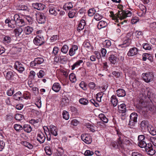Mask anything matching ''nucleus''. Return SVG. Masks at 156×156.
<instances>
[{"instance_id":"obj_1","label":"nucleus","mask_w":156,"mask_h":156,"mask_svg":"<svg viewBox=\"0 0 156 156\" xmlns=\"http://www.w3.org/2000/svg\"><path fill=\"white\" fill-rule=\"evenodd\" d=\"M155 96L152 92V90L149 89L147 93V111H150L152 113L154 112L155 109V107L153 105L152 101L155 98Z\"/></svg>"},{"instance_id":"obj_2","label":"nucleus","mask_w":156,"mask_h":156,"mask_svg":"<svg viewBox=\"0 0 156 156\" xmlns=\"http://www.w3.org/2000/svg\"><path fill=\"white\" fill-rule=\"evenodd\" d=\"M117 134L118 135L119 138L117 141H114L112 142L111 145L115 148H118L119 150L124 149V146L121 140L122 134L120 132L117 131Z\"/></svg>"},{"instance_id":"obj_3","label":"nucleus","mask_w":156,"mask_h":156,"mask_svg":"<svg viewBox=\"0 0 156 156\" xmlns=\"http://www.w3.org/2000/svg\"><path fill=\"white\" fill-rule=\"evenodd\" d=\"M133 32H131L128 33L126 37L124 39L123 43L121 45L122 47H126L129 46L131 44V40L133 38Z\"/></svg>"},{"instance_id":"obj_4","label":"nucleus","mask_w":156,"mask_h":156,"mask_svg":"<svg viewBox=\"0 0 156 156\" xmlns=\"http://www.w3.org/2000/svg\"><path fill=\"white\" fill-rule=\"evenodd\" d=\"M140 105L139 106V109L140 113L146 117V100L145 99H140Z\"/></svg>"},{"instance_id":"obj_5","label":"nucleus","mask_w":156,"mask_h":156,"mask_svg":"<svg viewBox=\"0 0 156 156\" xmlns=\"http://www.w3.org/2000/svg\"><path fill=\"white\" fill-rule=\"evenodd\" d=\"M15 69L20 73H22L25 70L24 66L20 62L16 61L14 65Z\"/></svg>"},{"instance_id":"obj_6","label":"nucleus","mask_w":156,"mask_h":156,"mask_svg":"<svg viewBox=\"0 0 156 156\" xmlns=\"http://www.w3.org/2000/svg\"><path fill=\"white\" fill-rule=\"evenodd\" d=\"M33 42L35 45L40 46L44 43V40L43 36L37 35L34 38Z\"/></svg>"},{"instance_id":"obj_7","label":"nucleus","mask_w":156,"mask_h":156,"mask_svg":"<svg viewBox=\"0 0 156 156\" xmlns=\"http://www.w3.org/2000/svg\"><path fill=\"white\" fill-rule=\"evenodd\" d=\"M13 18L16 20L17 26L22 27L24 25L25 23L24 20L20 17L18 15H15L13 17Z\"/></svg>"},{"instance_id":"obj_8","label":"nucleus","mask_w":156,"mask_h":156,"mask_svg":"<svg viewBox=\"0 0 156 156\" xmlns=\"http://www.w3.org/2000/svg\"><path fill=\"white\" fill-rule=\"evenodd\" d=\"M81 138L85 143L87 144H90L92 141L91 137L88 134H83L81 135Z\"/></svg>"},{"instance_id":"obj_9","label":"nucleus","mask_w":156,"mask_h":156,"mask_svg":"<svg viewBox=\"0 0 156 156\" xmlns=\"http://www.w3.org/2000/svg\"><path fill=\"white\" fill-rule=\"evenodd\" d=\"M37 20L39 23H44L46 21L45 17L43 13H40L37 15Z\"/></svg>"},{"instance_id":"obj_10","label":"nucleus","mask_w":156,"mask_h":156,"mask_svg":"<svg viewBox=\"0 0 156 156\" xmlns=\"http://www.w3.org/2000/svg\"><path fill=\"white\" fill-rule=\"evenodd\" d=\"M152 144L150 143L147 144V154L148 155L152 156L155 153V150L152 148Z\"/></svg>"},{"instance_id":"obj_11","label":"nucleus","mask_w":156,"mask_h":156,"mask_svg":"<svg viewBox=\"0 0 156 156\" xmlns=\"http://www.w3.org/2000/svg\"><path fill=\"white\" fill-rule=\"evenodd\" d=\"M5 22L8 24V27L11 28H14L17 26L16 20L14 18L11 20L7 19L5 20Z\"/></svg>"},{"instance_id":"obj_12","label":"nucleus","mask_w":156,"mask_h":156,"mask_svg":"<svg viewBox=\"0 0 156 156\" xmlns=\"http://www.w3.org/2000/svg\"><path fill=\"white\" fill-rule=\"evenodd\" d=\"M45 138L44 134L42 132H40L38 133L37 139L40 143H43L45 141Z\"/></svg>"},{"instance_id":"obj_13","label":"nucleus","mask_w":156,"mask_h":156,"mask_svg":"<svg viewBox=\"0 0 156 156\" xmlns=\"http://www.w3.org/2000/svg\"><path fill=\"white\" fill-rule=\"evenodd\" d=\"M47 129H48V130L50 131L51 133V134L54 136H57L58 135L57 131L58 129L57 128L53 125H51L49 127V129H48V128L46 126H45Z\"/></svg>"},{"instance_id":"obj_14","label":"nucleus","mask_w":156,"mask_h":156,"mask_svg":"<svg viewBox=\"0 0 156 156\" xmlns=\"http://www.w3.org/2000/svg\"><path fill=\"white\" fill-rule=\"evenodd\" d=\"M115 15H116V18H119L121 20L124 19L126 18L125 11L123 10L119 11L118 12L115 14Z\"/></svg>"},{"instance_id":"obj_15","label":"nucleus","mask_w":156,"mask_h":156,"mask_svg":"<svg viewBox=\"0 0 156 156\" xmlns=\"http://www.w3.org/2000/svg\"><path fill=\"white\" fill-rule=\"evenodd\" d=\"M34 9L38 10H43L45 8V6L43 4L39 3H36L33 4Z\"/></svg>"},{"instance_id":"obj_16","label":"nucleus","mask_w":156,"mask_h":156,"mask_svg":"<svg viewBox=\"0 0 156 156\" xmlns=\"http://www.w3.org/2000/svg\"><path fill=\"white\" fill-rule=\"evenodd\" d=\"M138 49L136 48H131L128 51L127 55L129 56H133L136 55L138 53Z\"/></svg>"},{"instance_id":"obj_17","label":"nucleus","mask_w":156,"mask_h":156,"mask_svg":"<svg viewBox=\"0 0 156 156\" xmlns=\"http://www.w3.org/2000/svg\"><path fill=\"white\" fill-rule=\"evenodd\" d=\"M61 88V86L58 83H55L53 84L52 87V90L56 92H58Z\"/></svg>"},{"instance_id":"obj_18","label":"nucleus","mask_w":156,"mask_h":156,"mask_svg":"<svg viewBox=\"0 0 156 156\" xmlns=\"http://www.w3.org/2000/svg\"><path fill=\"white\" fill-rule=\"evenodd\" d=\"M78 47L77 45H73L69 49V55L70 56H73L76 54V51L78 49Z\"/></svg>"},{"instance_id":"obj_19","label":"nucleus","mask_w":156,"mask_h":156,"mask_svg":"<svg viewBox=\"0 0 156 156\" xmlns=\"http://www.w3.org/2000/svg\"><path fill=\"white\" fill-rule=\"evenodd\" d=\"M34 29L32 27L30 26H27L24 27V30L26 35H29L32 33Z\"/></svg>"},{"instance_id":"obj_20","label":"nucleus","mask_w":156,"mask_h":156,"mask_svg":"<svg viewBox=\"0 0 156 156\" xmlns=\"http://www.w3.org/2000/svg\"><path fill=\"white\" fill-rule=\"evenodd\" d=\"M117 58L115 55H111L108 58V60L112 64L114 65L117 62Z\"/></svg>"},{"instance_id":"obj_21","label":"nucleus","mask_w":156,"mask_h":156,"mask_svg":"<svg viewBox=\"0 0 156 156\" xmlns=\"http://www.w3.org/2000/svg\"><path fill=\"white\" fill-rule=\"evenodd\" d=\"M126 106L124 104L120 105L118 107V110L119 112L125 113L126 111Z\"/></svg>"},{"instance_id":"obj_22","label":"nucleus","mask_w":156,"mask_h":156,"mask_svg":"<svg viewBox=\"0 0 156 156\" xmlns=\"http://www.w3.org/2000/svg\"><path fill=\"white\" fill-rule=\"evenodd\" d=\"M86 25L85 21L84 20H81L79 24L78 27L77 28L78 30H81L83 29Z\"/></svg>"},{"instance_id":"obj_23","label":"nucleus","mask_w":156,"mask_h":156,"mask_svg":"<svg viewBox=\"0 0 156 156\" xmlns=\"http://www.w3.org/2000/svg\"><path fill=\"white\" fill-rule=\"evenodd\" d=\"M116 94L119 97H124L126 95L125 90L122 89H119L116 91Z\"/></svg>"},{"instance_id":"obj_24","label":"nucleus","mask_w":156,"mask_h":156,"mask_svg":"<svg viewBox=\"0 0 156 156\" xmlns=\"http://www.w3.org/2000/svg\"><path fill=\"white\" fill-rule=\"evenodd\" d=\"M107 26V23L104 21H100L98 25V28L100 29L102 28H104Z\"/></svg>"},{"instance_id":"obj_25","label":"nucleus","mask_w":156,"mask_h":156,"mask_svg":"<svg viewBox=\"0 0 156 156\" xmlns=\"http://www.w3.org/2000/svg\"><path fill=\"white\" fill-rule=\"evenodd\" d=\"M111 99V103L114 106H116L118 102V100L116 98V96L114 95H112Z\"/></svg>"},{"instance_id":"obj_26","label":"nucleus","mask_w":156,"mask_h":156,"mask_svg":"<svg viewBox=\"0 0 156 156\" xmlns=\"http://www.w3.org/2000/svg\"><path fill=\"white\" fill-rule=\"evenodd\" d=\"M49 12L50 14L56 16L57 15V12H56L55 8L53 6H51L49 8Z\"/></svg>"},{"instance_id":"obj_27","label":"nucleus","mask_w":156,"mask_h":156,"mask_svg":"<svg viewBox=\"0 0 156 156\" xmlns=\"http://www.w3.org/2000/svg\"><path fill=\"white\" fill-rule=\"evenodd\" d=\"M99 117L100 119L104 123H107L108 122V119L106 117L104 114H100L99 115Z\"/></svg>"},{"instance_id":"obj_28","label":"nucleus","mask_w":156,"mask_h":156,"mask_svg":"<svg viewBox=\"0 0 156 156\" xmlns=\"http://www.w3.org/2000/svg\"><path fill=\"white\" fill-rule=\"evenodd\" d=\"M147 83H148L150 82L153 81L154 76L152 73L149 72L148 73H147Z\"/></svg>"},{"instance_id":"obj_29","label":"nucleus","mask_w":156,"mask_h":156,"mask_svg":"<svg viewBox=\"0 0 156 156\" xmlns=\"http://www.w3.org/2000/svg\"><path fill=\"white\" fill-rule=\"evenodd\" d=\"M15 35L16 37L19 36L23 32V30L21 28L19 27L14 30Z\"/></svg>"},{"instance_id":"obj_30","label":"nucleus","mask_w":156,"mask_h":156,"mask_svg":"<svg viewBox=\"0 0 156 156\" xmlns=\"http://www.w3.org/2000/svg\"><path fill=\"white\" fill-rule=\"evenodd\" d=\"M23 129L27 133H30L32 130L31 126L29 125H25L23 126Z\"/></svg>"},{"instance_id":"obj_31","label":"nucleus","mask_w":156,"mask_h":156,"mask_svg":"<svg viewBox=\"0 0 156 156\" xmlns=\"http://www.w3.org/2000/svg\"><path fill=\"white\" fill-rule=\"evenodd\" d=\"M83 62L82 60H79L76 61L72 66V69L73 70L76 67H78L80 65V64Z\"/></svg>"},{"instance_id":"obj_32","label":"nucleus","mask_w":156,"mask_h":156,"mask_svg":"<svg viewBox=\"0 0 156 156\" xmlns=\"http://www.w3.org/2000/svg\"><path fill=\"white\" fill-rule=\"evenodd\" d=\"M139 146L141 148H143L145 151H146V143L145 140L140 141L138 144Z\"/></svg>"},{"instance_id":"obj_33","label":"nucleus","mask_w":156,"mask_h":156,"mask_svg":"<svg viewBox=\"0 0 156 156\" xmlns=\"http://www.w3.org/2000/svg\"><path fill=\"white\" fill-rule=\"evenodd\" d=\"M69 79L72 83H74L76 80V76L73 73H71L69 75Z\"/></svg>"},{"instance_id":"obj_34","label":"nucleus","mask_w":156,"mask_h":156,"mask_svg":"<svg viewBox=\"0 0 156 156\" xmlns=\"http://www.w3.org/2000/svg\"><path fill=\"white\" fill-rule=\"evenodd\" d=\"M13 98L16 100H20L22 97V94L19 91L15 94L13 96Z\"/></svg>"},{"instance_id":"obj_35","label":"nucleus","mask_w":156,"mask_h":156,"mask_svg":"<svg viewBox=\"0 0 156 156\" xmlns=\"http://www.w3.org/2000/svg\"><path fill=\"white\" fill-rule=\"evenodd\" d=\"M44 60L43 58H37L35 59V63L37 64H40L44 62Z\"/></svg>"},{"instance_id":"obj_36","label":"nucleus","mask_w":156,"mask_h":156,"mask_svg":"<svg viewBox=\"0 0 156 156\" xmlns=\"http://www.w3.org/2000/svg\"><path fill=\"white\" fill-rule=\"evenodd\" d=\"M135 68H132V70H130L129 72V76L133 78L136 76V73L134 71Z\"/></svg>"},{"instance_id":"obj_37","label":"nucleus","mask_w":156,"mask_h":156,"mask_svg":"<svg viewBox=\"0 0 156 156\" xmlns=\"http://www.w3.org/2000/svg\"><path fill=\"white\" fill-rule=\"evenodd\" d=\"M63 118L66 120L69 118V115L68 112L66 111H64L62 113Z\"/></svg>"},{"instance_id":"obj_38","label":"nucleus","mask_w":156,"mask_h":156,"mask_svg":"<svg viewBox=\"0 0 156 156\" xmlns=\"http://www.w3.org/2000/svg\"><path fill=\"white\" fill-rule=\"evenodd\" d=\"M76 13V11L72 10L69 12L68 16L69 18H72L75 16Z\"/></svg>"},{"instance_id":"obj_39","label":"nucleus","mask_w":156,"mask_h":156,"mask_svg":"<svg viewBox=\"0 0 156 156\" xmlns=\"http://www.w3.org/2000/svg\"><path fill=\"white\" fill-rule=\"evenodd\" d=\"M79 102L81 104L87 105L88 103V101L85 98H82L79 100Z\"/></svg>"},{"instance_id":"obj_40","label":"nucleus","mask_w":156,"mask_h":156,"mask_svg":"<svg viewBox=\"0 0 156 156\" xmlns=\"http://www.w3.org/2000/svg\"><path fill=\"white\" fill-rule=\"evenodd\" d=\"M14 129L18 131H20L23 129L22 126L20 125L16 124L14 125Z\"/></svg>"},{"instance_id":"obj_41","label":"nucleus","mask_w":156,"mask_h":156,"mask_svg":"<svg viewBox=\"0 0 156 156\" xmlns=\"http://www.w3.org/2000/svg\"><path fill=\"white\" fill-rule=\"evenodd\" d=\"M15 118L16 120L20 121L23 119L24 117L21 114H16L15 115Z\"/></svg>"},{"instance_id":"obj_42","label":"nucleus","mask_w":156,"mask_h":156,"mask_svg":"<svg viewBox=\"0 0 156 156\" xmlns=\"http://www.w3.org/2000/svg\"><path fill=\"white\" fill-rule=\"evenodd\" d=\"M96 12V11L94 8L90 9L88 11V14L89 16H93Z\"/></svg>"},{"instance_id":"obj_43","label":"nucleus","mask_w":156,"mask_h":156,"mask_svg":"<svg viewBox=\"0 0 156 156\" xmlns=\"http://www.w3.org/2000/svg\"><path fill=\"white\" fill-rule=\"evenodd\" d=\"M68 50V47L67 45H63L61 49V51L64 54H66Z\"/></svg>"},{"instance_id":"obj_44","label":"nucleus","mask_w":156,"mask_h":156,"mask_svg":"<svg viewBox=\"0 0 156 156\" xmlns=\"http://www.w3.org/2000/svg\"><path fill=\"white\" fill-rule=\"evenodd\" d=\"M11 37L9 36H5L3 39V41L5 43L9 44L11 42Z\"/></svg>"},{"instance_id":"obj_45","label":"nucleus","mask_w":156,"mask_h":156,"mask_svg":"<svg viewBox=\"0 0 156 156\" xmlns=\"http://www.w3.org/2000/svg\"><path fill=\"white\" fill-rule=\"evenodd\" d=\"M67 8L68 10H69L72 8L73 7V5L71 2H69L66 3L64 6L63 8L64 7Z\"/></svg>"},{"instance_id":"obj_46","label":"nucleus","mask_w":156,"mask_h":156,"mask_svg":"<svg viewBox=\"0 0 156 156\" xmlns=\"http://www.w3.org/2000/svg\"><path fill=\"white\" fill-rule=\"evenodd\" d=\"M13 76V73L12 72H8L7 73L6 78L8 80L11 79L12 76Z\"/></svg>"},{"instance_id":"obj_47","label":"nucleus","mask_w":156,"mask_h":156,"mask_svg":"<svg viewBox=\"0 0 156 156\" xmlns=\"http://www.w3.org/2000/svg\"><path fill=\"white\" fill-rule=\"evenodd\" d=\"M45 74L44 72L41 70L37 73V75L39 78H42L45 75Z\"/></svg>"},{"instance_id":"obj_48","label":"nucleus","mask_w":156,"mask_h":156,"mask_svg":"<svg viewBox=\"0 0 156 156\" xmlns=\"http://www.w3.org/2000/svg\"><path fill=\"white\" fill-rule=\"evenodd\" d=\"M45 151L47 155L50 156L51 154V149L50 147H45Z\"/></svg>"},{"instance_id":"obj_49","label":"nucleus","mask_w":156,"mask_h":156,"mask_svg":"<svg viewBox=\"0 0 156 156\" xmlns=\"http://www.w3.org/2000/svg\"><path fill=\"white\" fill-rule=\"evenodd\" d=\"M80 86L83 90L87 89V84L84 81H82L80 84Z\"/></svg>"},{"instance_id":"obj_50","label":"nucleus","mask_w":156,"mask_h":156,"mask_svg":"<svg viewBox=\"0 0 156 156\" xmlns=\"http://www.w3.org/2000/svg\"><path fill=\"white\" fill-rule=\"evenodd\" d=\"M102 16L98 13H96L94 16V19L97 21L100 20L102 18Z\"/></svg>"},{"instance_id":"obj_51","label":"nucleus","mask_w":156,"mask_h":156,"mask_svg":"<svg viewBox=\"0 0 156 156\" xmlns=\"http://www.w3.org/2000/svg\"><path fill=\"white\" fill-rule=\"evenodd\" d=\"M14 92V89L13 88H11L7 92V94L9 96H11L13 95Z\"/></svg>"},{"instance_id":"obj_52","label":"nucleus","mask_w":156,"mask_h":156,"mask_svg":"<svg viewBox=\"0 0 156 156\" xmlns=\"http://www.w3.org/2000/svg\"><path fill=\"white\" fill-rule=\"evenodd\" d=\"M94 153L92 151L87 150L85 151L84 155L86 156H91L94 154Z\"/></svg>"},{"instance_id":"obj_53","label":"nucleus","mask_w":156,"mask_h":156,"mask_svg":"<svg viewBox=\"0 0 156 156\" xmlns=\"http://www.w3.org/2000/svg\"><path fill=\"white\" fill-rule=\"evenodd\" d=\"M103 44L105 45L107 47H108L111 45V41L109 40H106L103 42Z\"/></svg>"},{"instance_id":"obj_54","label":"nucleus","mask_w":156,"mask_h":156,"mask_svg":"<svg viewBox=\"0 0 156 156\" xmlns=\"http://www.w3.org/2000/svg\"><path fill=\"white\" fill-rule=\"evenodd\" d=\"M59 48L58 47H55L53 49L52 54L54 55H56L58 53L59 51Z\"/></svg>"},{"instance_id":"obj_55","label":"nucleus","mask_w":156,"mask_h":156,"mask_svg":"<svg viewBox=\"0 0 156 156\" xmlns=\"http://www.w3.org/2000/svg\"><path fill=\"white\" fill-rule=\"evenodd\" d=\"M146 122L145 120L141 122L140 124V127L142 129H145L146 127Z\"/></svg>"},{"instance_id":"obj_56","label":"nucleus","mask_w":156,"mask_h":156,"mask_svg":"<svg viewBox=\"0 0 156 156\" xmlns=\"http://www.w3.org/2000/svg\"><path fill=\"white\" fill-rule=\"evenodd\" d=\"M112 74L116 78H119L120 76V73L119 72L114 71L112 72Z\"/></svg>"},{"instance_id":"obj_57","label":"nucleus","mask_w":156,"mask_h":156,"mask_svg":"<svg viewBox=\"0 0 156 156\" xmlns=\"http://www.w3.org/2000/svg\"><path fill=\"white\" fill-rule=\"evenodd\" d=\"M24 145L30 149H31L33 147V145L28 142L25 141L23 142Z\"/></svg>"},{"instance_id":"obj_58","label":"nucleus","mask_w":156,"mask_h":156,"mask_svg":"<svg viewBox=\"0 0 156 156\" xmlns=\"http://www.w3.org/2000/svg\"><path fill=\"white\" fill-rule=\"evenodd\" d=\"M79 123L78 121L76 119H73L71 122V124L74 126H77Z\"/></svg>"},{"instance_id":"obj_59","label":"nucleus","mask_w":156,"mask_h":156,"mask_svg":"<svg viewBox=\"0 0 156 156\" xmlns=\"http://www.w3.org/2000/svg\"><path fill=\"white\" fill-rule=\"evenodd\" d=\"M147 59H148L151 62H152L153 61V58L151 54L147 53Z\"/></svg>"},{"instance_id":"obj_60","label":"nucleus","mask_w":156,"mask_h":156,"mask_svg":"<svg viewBox=\"0 0 156 156\" xmlns=\"http://www.w3.org/2000/svg\"><path fill=\"white\" fill-rule=\"evenodd\" d=\"M39 122V120L38 119L35 120L34 119H32L29 121L30 123L33 125L38 123Z\"/></svg>"},{"instance_id":"obj_61","label":"nucleus","mask_w":156,"mask_h":156,"mask_svg":"<svg viewBox=\"0 0 156 156\" xmlns=\"http://www.w3.org/2000/svg\"><path fill=\"white\" fill-rule=\"evenodd\" d=\"M147 129L149 133H150L151 131H152L154 130L155 129L154 127L152 126L151 125H148L147 127Z\"/></svg>"},{"instance_id":"obj_62","label":"nucleus","mask_w":156,"mask_h":156,"mask_svg":"<svg viewBox=\"0 0 156 156\" xmlns=\"http://www.w3.org/2000/svg\"><path fill=\"white\" fill-rule=\"evenodd\" d=\"M60 62H65L66 61V56H60L59 57Z\"/></svg>"},{"instance_id":"obj_63","label":"nucleus","mask_w":156,"mask_h":156,"mask_svg":"<svg viewBox=\"0 0 156 156\" xmlns=\"http://www.w3.org/2000/svg\"><path fill=\"white\" fill-rule=\"evenodd\" d=\"M5 144L3 141H0V151H2L4 148Z\"/></svg>"},{"instance_id":"obj_64","label":"nucleus","mask_w":156,"mask_h":156,"mask_svg":"<svg viewBox=\"0 0 156 156\" xmlns=\"http://www.w3.org/2000/svg\"><path fill=\"white\" fill-rule=\"evenodd\" d=\"M88 86L90 89H94L95 87V85L94 82H92L89 83Z\"/></svg>"}]
</instances>
